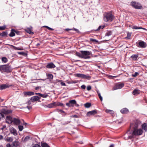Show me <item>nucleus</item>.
I'll list each match as a JSON object with an SVG mask.
<instances>
[{
  "label": "nucleus",
  "instance_id": "obj_29",
  "mask_svg": "<svg viewBox=\"0 0 147 147\" xmlns=\"http://www.w3.org/2000/svg\"><path fill=\"white\" fill-rule=\"evenodd\" d=\"M76 56L78 57H79L82 58V53H80L79 52H76Z\"/></svg>",
  "mask_w": 147,
  "mask_h": 147
},
{
  "label": "nucleus",
  "instance_id": "obj_24",
  "mask_svg": "<svg viewBox=\"0 0 147 147\" xmlns=\"http://www.w3.org/2000/svg\"><path fill=\"white\" fill-rule=\"evenodd\" d=\"M6 119L7 121H7V122H8L9 123H12L13 120V119L10 116H7L6 117Z\"/></svg>",
  "mask_w": 147,
  "mask_h": 147
},
{
  "label": "nucleus",
  "instance_id": "obj_11",
  "mask_svg": "<svg viewBox=\"0 0 147 147\" xmlns=\"http://www.w3.org/2000/svg\"><path fill=\"white\" fill-rule=\"evenodd\" d=\"M12 123L13 124L18 125L20 124V119L18 118H14L13 119Z\"/></svg>",
  "mask_w": 147,
  "mask_h": 147
},
{
  "label": "nucleus",
  "instance_id": "obj_49",
  "mask_svg": "<svg viewBox=\"0 0 147 147\" xmlns=\"http://www.w3.org/2000/svg\"><path fill=\"white\" fill-rule=\"evenodd\" d=\"M87 89L88 90H90L91 89V87L90 86H88L87 87Z\"/></svg>",
  "mask_w": 147,
  "mask_h": 147
},
{
  "label": "nucleus",
  "instance_id": "obj_33",
  "mask_svg": "<svg viewBox=\"0 0 147 147\" xmlns=\"http://www.w3.org/2000/svg\"><path fill=\"white\" fill-rule=\"evenodd\" d=\"M7 34V32H3L2 33H0V36L2 37H4L6 36Z\"/></svg>",
  "mask_w": 147,
  "mask_h": 147
},
{
  "label": "nucleus",
  "instance_id": "obj_6",
  "mask_svg": "<svg viewBox=\"0 0 147 147\" xmlns=\"http://www.w3.org/2000/svg\"><path fill=\"white\" fill-rule=\"evenodd\" d=\"M63 106V104L59 102H55L48 104L47 105V107L49 108H51L57 106Z\"/></svg>",
  "mask_w": 147,
  "mask_h": 147
},
{
  "label": "nucleus",
  "instance_id": "obj_64",
  "mask_svg": "<svg viewBox=\"0 0 147 147\" xmlns=\"http://www.w3.org/2000/svg\"><path fill=\"white\" fill-rule=\"evenodd\" d=\"M62 81L61 80H57V82H61Z\"/></svg>",
  "mask_w": 147,
  "mask_h": 147
},
{
  "label": "nucleus",
  "instance_id": "obj_63",
  "mask_svg": "<svg viewBox=\"0 0 147 147\" xmlns=\"http://www.w3.org/2000/svg\"><path fill=\"white\" fill-rule=\"evenodd\" d=\"M109 147H114V145L113 144H111L110 146Z\"/></svg>",
  "mask_w": 147,
  "mask_h": 147
},
{
  "label": "nucleus",
  "instance_id": "obj_57",
  "mask_svg": "<svg viewBox=\"0 0 147 147\" xmlns=\"http://www.w3.org/2000/svg\"><path fill=\"white\" fill-rule=\"evenodd\" d=\"M71 117H75V118H78V116L77 115H72L71 116Z\"/></svg>",
  "mask_w": 147,
  "mask_h": 147
},
{
  "label": "nucleus",
  "instance_id": "obj_5",
  "mask_svg": "<svg viewBox=\"0 0 147 147\" xmlns=\"http://www.w3.org/2000/svg\"><path fill=\"white\" fill-rule=\"evenodd\" d=\"M1 113H0V119L4 118V115L3 114H8L12 113V111L11 110H8L5 109H3L1 110Z\"/></svg>",
  "mask_w": 147,
  "mask_h": 147
},
{
  "label": "nucleus",
  "instance_id": "obj_20",
  "mask_svg": "<svg viewBox=\"0 0 147 147\" xmlns=\"http://www.w3.org/2000/svg\"><path fill=\"white\" fill-rule=\"evenodd\" d=\"M15 32H16L15 30L14 29H12L10 33L9 34V36L10 37L13 36L15 35Z\"/></svg>",
  "mask_w": 147,
  "mask_h": 147
},
{
  "label": "nucleus",
  "instance_id": "obj_59",
  "mask_svg": "<svg viewBox=\"0 0 147 147\" xmlns=\"http://www.w3.org/2000/svg\"><path fill=\"white\" fill-rule=\"evenodd\" d=\"M27 108L29 109V110H30V109H32V107L31 106H27Z\"/></svg>",
  "mask_w": 147,
  "mask_h": 147
},
{
  "label": "nucleus",
  "instance_id": "obj_22",
  "mask_svg": "<svg viewBox=\"0 0 147 147\" xmlns=\"http://www.w3.org/2000/svg\"><path fill=\"white\" fill-rule=\"evenodd\" d=\"M138 55L135 54V55H133L131 57V58L133 60L136 61L137 60L138 58Z\"/></svg>",
  "mask_w": 147,
  "mask_h": 147
},
{
  "label": "nucleus",
  "instance_id": "obj_50",
  "mask_svg": "<svg viewBox=\"0 0 147 147\" xmlns=\"http://www.w3.org/2000/svg\"><path fill=\"white\" fill-rule=\"evenodd\" d=\"M131 36V34L129 33H128L127 34V38L128 39H129L130 37Z\"/></svg>",
  "mask_w": 147,
  "mask_h": 147
},
{
  "label": "nucleus",
  "instance_id": "obj_56",
  "mask_svg": "<svg viewBox=\"0 0 147 147\" xmlns=\"http://www.w3.org/2000/svg\"><path fill=\"white\" fill-rule=\"evenodd\" d=\"M61 85L62 86H66L65 83L63 82H61Z\"/></svg>",
  "mask_w": 147,
  "mask_h": 147
},
{
  "label": "nucleus",
  "instance_id": "obj_38",
  "mask_svg": "<svg viewBox=\"0 0 147 147\" xmlns=\"http://www.w3.org/2000/svg\"><path fill=\"white\" fill-rule=\"evenodd\" d=\"M42 147H50L46 143H43L41 144Z\"/></svg>",
  "mask_w": 147,
  "mask_h": 147
},
{
  "label": "nucleus",
  "instance_id": "obj_13",
  "mask_svg": "<svg viewBox=\"0 0 147 147\" xmlns=\"http://www.w3.org/2000/svg\"><path fill=\"white\" fill-rule=\"evenodd\" d=\"M46 67L48 69H52L55 68L56 66L53 63L51 62L48 63Z\"/></svg>",
  "mask_w": 147,
  "mask_h": 147
},
{
  "label": "nucleus",
  "instance_id": "obj_60",
  "mask_svg": "<svg viewBox=\"0 0 147 147\" xmlns=\"http://www.w3.org/2000/svg\"><path fill=\"white\" fill-rule=\"evenodd\" d=\"M3 136L1 135H0V140L3 139Z\"/></svg>",
  "mask_w": 147,
  "mask_h": 147
},
{
  "label": "nucleus",
  "instance_id": "obj_15",
  "mask_svg": "<svg viewBox=\"0 0 147 147\" xmlns=\"http://www.w3.org/2000/svg\"><path fill=\"white\" fill-rule=\"evenodd\" d=\"M12 86V85H8L7 84H3L1 85L0 86V89L1 90H3L8 88L9 87Z\"/></svg>",
  "mask_w": 147,
  "mask_h": 147
},
{
  "label": "nucleus",
  "instance_id": "obj_39",
  "mask_svg": "<svg viewBox=\"0 0 147 147\" xmlns=\"http://www.w3.org/2000/svg\"><path fill=\"white\" fill-rule=\"evenodd\" d=\"M85 107L86 108H89L91 106V104L87 103L84 105Z\"/></svg>",
  "mask_w": 147,
  "mask_h": 147
},
{
  "label": "nucleus",
  "instance_id": "obj_58",
  "mask_svg": "<svg viewBox=\"0 0 147 147\" xmlns=\"http://www.w3.org/2000/svg\"><path fill=\"white\" fill-rule=\"evenodd\" d=\"M6 127V126L5 125H3L2 128H1V129L2 130H3Z\"/></svg>",
  "mask_w": 147,
  "mask_h": 147
},
{
  "label": "nucleus",
  "instance_id": "obj_43",
  "mask_svg": "<svg viewBox=\"0 0 147 147\" xmlns=\"http://www.w3.org/2000/svg\"><path fill=\"white\" fill-rule=\"evenodd\" d=\"M90 40L92 42H98V41L94 39L90 38Z\"/></svg>",
  "mask_w": 147,
  "mask_h": 147
},
{
  "label": "nucleus",
  "instance_id": "obj_21",
  "mask_svg": "<svg viewBox=\"0 0 147 147\" xmlns=\"http://www.w3.org/2000/svg\"><path fill=\"white\" fill-rule=\"evenodd\" d=\"M121 112L123 114H126L127 113L129 112V111L126 108H124L121 110Z\"/></svg>",
  "mask_w": 147,
  "mask_h": 147
},
{
  "label": "nucleus",
  "instance_id": "obj_8",
  "mask_svg": "<svg viewBox=\"0 0 147 147\" xmlns=\"http://www.w3.org/2000/svg\"><path fill=\"white\" fill-rule=\"evenodd\" d=\"M124 86V84L123 83H120L115 85L112 88V90H114L118 89L121 88Z\"/></svg>",
  "mask_w": 147,
  "mask_h": 147
},
{
  "label": "nucleus",
  "instance_id": "obj_30",
  "mask_svg": "<svg viewBox=\"0 0 147 147\" xmlns=\"http://www.w3.org/2000/svg\"><path fill=\"white\" fill-rule=\"evenodd\" d=\"M105 112L107 113H110L111 114H113L114 113V111L111 110L106 109L105 110Z\"/></svg>",
  "mask_w": 147,
  "mask_h": 147
},
{
  "label": "nucleus",
  "instance_id": "obj_3",
  "mask_svg": "<svg viewBox=\"0 0 147 147\" xmlns=\"http://www.w3.org/2000/svg\"><path fill=\"white\" fill-rule=\"evenodd\" d=\"M0 71L2 73L10 72L11 71V66L8 65H3L0 66Z\"/></svg>",
  "mask_w": 147,
  "mask_h": 147
},
{
  "label": "nucleus",
  "instance_id": "obj_31",
  "mask_svg": "<svg viewBox=\"0 0 147 147\" xmlns=\"http://www.w3.org/2000/svg\"><path fill=\"white\" fill-rule=\"evenodd\" d=\"M97 92L100 100L102 101V97L101 96L100 93L99 92V91H97Z\"/></svg>",
  "mask_w": 147,
  "mask_h": 147
},
{
  "label": "nucleus",
  "instance_id": "obj_18",
  "mask_svg": "<svg viewBox=\"0 0 147 147\" xmlns=\"http://www.w3.org/2000/svg\"><path fill=\"white\" fill-rule=\"evenodd\" d=\"M40 98L38 96H35L31 97L30 100L32 102H34L38 100Z\"/></svg>",
  "mask_w": 147,
  "mask_h": 147
},
{
  "label": "nucleus",
  "instance_id": "obj_61",
  "mask_svg": "<svg viewBox=\"0 0 147 147\" xmlns=\"http://www.w3.org/2000/svg\"><path fill=\"white\" fill-rule=\"evenodd\" d=\"M31 102H32L31 101V100H29L27 102V103H28V105H30L31 103Z\"/></svg>",
  "mask_w": 147,
  "mask_h": 147
},
{
  "label": "nucleus",
  "instance_id": "obj_34",
  "mask_svg": "<svg viewBox=\"0 0 147 147\" xmlns=\"http://www.w3.org/2000/svg\"><path fill=\"white\" fill-rule=\"evenodd\" d=\"M49 95L48 94H41L40 95V96L41 97L43 98H46Z\"/></svg>",
  "mask_w": 147,
  "mask_h": 147
},
{
  "label": "nucleus",
  "instance_id": "obj_44",
  "mask_svg": "<svg viewBox=\"0 0 147 147\" xmlns=\"http://www.w3.org/2000/svg\"><path fill=\"white\" fill-rule=\"evenodd\" d=\"M57 111H58L61 114L65 113V112L62 110L58 109H57Z\"/></svg>",
  "mask_w": 147,
  "mask_h": 147
},
{
  "label": "nucleus",
  "instance_id": "obj_45",
  "mask_svg": "<svg viewBox=\"0 0 147 147\" xmlns=\"http://www.w3.org/2000/svg\"><path fill=\"white\" fill-rule=\"evenodd\" d=\"M138 74H139L137 72H136L134 74L132 75V76L134 77H136V76H137Z\"/></svg>",
  "mask_w": 147,
  "mask_h": 147
},
{
  "label": "nucleus",
  "instance_id": "obj_48",
  "mask_svg": "<svg viewBox=\"0 0 147 147\" xmlns=\"http://www.w3.org/2000/svg\"><path fill=\"white\" fill-rule=\"evenodd\" d=\"M44 27H46L48 29H49V30H53V29L47 26H45Z\"/></svg>",
  "mask_w": 147,
  "mask_h": 147
},
{
  "label": "nucleus",
  "instance_id": "obj_55",
  "mask_svg": "<svg viewBox=\"0 0 147 147\" xmlns=\"http://www.w3.org/2000/svg\"><path fill=\"white\" fill-rule=\"evenodd\" d=\"M73 30V29H72V28H71V29L66 28L65 30V31H68L69 30Z\"/></svg>",
  "mask_w": 147,
  "mask_h": 147
},
{
  "label": "nucleus",
  "instance_id": "obj_27",
  "mask_svg": "<svg viewBox=\"0 0 147 147\" xmlns=\"http://www.w3.org/2000/svg\"><path fill=\"white\" fill-rule=\"evenodd\" d=\"M140 93L139 90L137 89L134 90L133 92V94L134 95H137Z\"/></svg>",
  "mask_w": 147,
  "mask_h": 147
},
{
  "label": "nucleus",
  "instance_id": "obj_10",
  "mask_svg": "<svg viewBox=\"0 0 147 147\" xmlns=\"http://www.w3.org/2000/svg\"><path fill=\"white\" fill-rule=\"evenodd\" d=\"M146 43L142 41H139L137 46L139 47L145 48L146 47Z\"/></svg>",
  "mask_w": 147,
  "mask_h": 147
},
{
  "label": "nucleus",
  "instance_id": "obj_62",
  "mask_svg": "<svg viewBox=\"0 0 147 147\" xmlns=\"http://www.w3.org/2000/svg\"><path fill=\"white\" fill-rule=\"evenodd\" d=\"M35 94L36 95H38L39 96H40L41 93H35Z\"/></svg>",
  "mask_w": 147,
  "mask_h": 147
},
{
  "label": "nucleus",
  "instance_id": "obj_40",
  "mask_svg": "<svg viewBox=\"0 0 147 147\" xmlns=\"http://www.w3.org/2000/svg\"><path fill=\"white\" fill-rule=\"evenodd\" d=\"M112 34V32L109 31L107 32L105 34V36H109L111 35Z\"/></svg>",
  "mask_w": 147,
  "mask_h": 147
},
{
  "label": "nucleus",
  "instance_id": "obj_46",
  "mask_svg": "<svg viewBox=\"0 0 147 147\" xmlns=\"http://www.w3.org/2000/svg\"><path fill=\"white\" fill-rule=\"evenodd\" d=\"M12 47H13V48L14 49L16 50H21V49H20V48H18L16 47H15L14 46H13V45H12Z\"/></svg>",
  "mask_w": 147,
  "mask_h": 147
},
{
  "label": "nucleus",
  "instance_id": "obj_25",
  "mask_svg": "<svg viewBox=\"0 0 147 147\" xmlns=\"http://www.w3.org/2000/svg\"><path fill=\"white\" fill-rule=\"evenodd\" d=\"M20 144V142L18 141H15L12 143V145L13 146L17 147Z\"/></svg>",
  "mask_w": 147,
  "mask_h": 147
},
{
  "label": "nucleus",
  "instance_id": "obj_7",
  "mask_svg": "<svg viewBox=\"0 0 147 147\" xmlns=\"http://www.w3.org/2000/svg\"><path fill=\"white\" fill-rule=\"evenodd\" d=\"M131 5L137 9H140L142 7L140 4L138 2L132 1L131 3Z\"/></svg>",
  "mask_w": 147,
  "mask_h": 147
},
{
  "label": "nucleus",
  "instance_id": "obj_54",
  "mask_svg": "<svg viewBox=\"0 0 147 147\" xmlns=\"http://www.w3.org/2000/svg\"><path fill=\"white\" fill-rule=\"evenodd\" d=\"M86 86L84 85H82L81 86V88H82L85 89L86 88Z\"/></svg>",
  "mask_w": 147,
  "mask_h": 147
},
{
  "label": "nucleus",
  "instance_id": "obj_14",
  "mask_svg": "<svg viewBox=\"0 0 147 147\" xmlns=\"http://www.w3.org/2000/svg\"><path fill=\"white\" fill-rule=\"evenodd\" d=\"M76 76L78 77H80L83 78L88 79L90 78L89 76L82 74H76Z\"/></svg>",
  "mask_w": 147,
  "mask_h": 147
},
{
  "label": "nucleus",
  "instance_id": "obj_1",
  "mask_svg": "<svg viewBox=\"0 0 147 147\" xmlns=\"http://www.w3.org/2000/svg\"><path fill=\"white\" fill-rule=\"evenodd\" d=\"M143 131L141 129H133L132 134L130 133L129 131L127 132L125 135V138L126 139H131L134 135L139 136L141 135L143 133Z\"/></svg>",
  "mask_w": 147,
  "mask_h": 147
},
{
  "label": "nucleus",
  "instance_id": "obj_19",
  "mask_svg": "<svg viewBox=\"0 0 147 147\" xmlns=\"http://www.w3.org/2000/svg\"><path fill=\"white\" fill-rule=\"evenodd\" d=\"M25 95H27L29 96L33 95H34V93L32 92H24Z\"/></svg>",
  "mask_w": 147,
  "mask_h": 147
},
{
  "label": "nucleus",
  "instance_id": "obj_9",
  "mask_svg": "<svg viewBox=\"0 0 147 147\" xmlns=\"http://www.w3.org/2000/svg\"><path fill=\"white\" fill-rule=\"evenodd\" d=\"M76 104V101L74 100H70L69 102L66 104V105L68 107H73L74 105Z\"/></svg>",
  "mask_w": 147,
  "mask_h": 147
},
{
  "label": "nucleus",
  "instance_id": "obj_23",
  "mask_svg": "<svg viewBox=\"0 0 147 147\" xmlns=\"http://www.w3.org/2000/svg\"><path fill=\"white\" fill-rule=\"evenodd\" d=\"M32 27L28 28L25 29V31L30 34H33L34 33L31 31Z\"/></svg>",
  "mask_w": 147,
  "mask_h": 147
},
{
  "label": "nucleus",
  "instance_id": "obj_12",
  "mask_svg": "<svg viewBox=\"0 0 147 147\" xmlns=\"http://www.w3.org/2000/svg\"><path fill=\"white\" fill-rule=\"evenodd\" d=\"M140 124V122L139 121H136L135 122L134 124H132L131 126L132 127L133 129H137L139 125Z\"/></svg>",
  "mask_w": 147,
  "mask_h": 147
},
{
  "label": "nucleus",
  "instance_id": "obj_47",
  "mask_svg": "<svg viewBox=\"0 0 147 147\" xmlns=\"http://www.w3.org/2000/svg\"><path fill=\"white\" fill-rule=\"evenodd\" d=\"M32 147H41L40 145L38 144H35L33 145Z\"/></svg>",
  "mask_w": 147,
  "mask_h": 147
},
{
  "label": "nucleus",
  "instance_id": "obj_16",
  "mask_svg": "<svg viewBox=\"0 0 147 147\" xmlns=\"http://www.w3.org/2000/svg\"><path fill=\"white\" fill-rule=\"evenodd\" d=\"M10 131L11 133L14 136H16L18 134L16 130L13 127H11L10 129Z\"/></svg>",
  "mask_w": 147,
  "mask_h": 147
},
{
  "label": "nucleus",
  "instance_id": "obj_36",
  "mask_svg": "<svg viewBox=\"0 0 147 147\" xmlns=\"http://www.w3.org/2000/svg\"><path fill=\"white\" fill-rule=\"evenodd\" d=\"M30 139V137L29 136H26L23 140V142H25L28 141Z\"/></svg>",
  "mask_w": 147,
  "mask_h": 147
},
{
  "label": "nucleus",
  "instance_id": "obj_28",
  "mask_svg": "<svg viewBox=\"0 0 147 147\" xmlns=\"http://www.w3.org/2000/svg\"><path fill=\"white\" fill-rule=\"evenodd\" d=\"M5 140L8 142H12L13 140V139L11 137H7L5 139Z\"/></svg>",
  "mask_w": 147,
  "mask_h": 147
},
{
  "label": "nucleus",
  "instance_id": "obj_53",
  "mask_svg": "<svg viewBox=\"0 0 147 147\" xmlns=\"http://www.w3.org/2000/svg\"><path fill=\"white\" fill-rule=\"evenodd\" d=\"M6 147H12L11 145L10 144H6Z\"/></svg>",
  "mask_w": 147,
  "mask_h": 147
},
{
  "label": "nucleus",
  "instance_id": "obj_35",
  "mask_svg": "<svg viewBox=\"0 0 147 147\" xmlns=\"http://www.w3.org/2000/svg\"><path fill=\"white\" fill-rule=\"evenodd\" d=\"M2 61L3 62L5 63L7 61V59L5 57H3L1 59Z\"/></svg>",
  "mask_w": 147,
  "mask_h": 147
},
{
  "label": "nucleus",
  "instance_id": "obj_2",
  "mask_svg": "<svg viewBox=\"0 0 147 147\" xmlns=\"http://www.w3.org/2000/svg\"><path fill=\"white\" fill-rule=\"evenodd\" d=\"M114 16L111 12H105L103 14V19L106 22H111L114 19Z\"/></svg>",
  "mask_w": 147,
  "mask_h": 147
},
{
  "label": "nucleus",
  "instance_id": "obj_17",
  "mask_svg": "<svg viewBox=\"0 0 147 147\" xmlns=\"http://www.w3.org/2000/svg\"><path fill=\"white\" fill-rule=\"evenodd\" d=\"M96 113L97 111L95 110L88 112L87 114V115L88 116H90L91 115H94Z\"/></svg>",
  "mask_w": 147,
  "mask_h": 147
},
{
  "label": "nucleus",
  "instance_id": "obj_42",
  "mask_svg": "<svg viewBox=\"0 0 147 147\" xmlns=\"http://www.w3.org/2000/svg\"><path fill=\"white\" fill-rule=\"evenodd\" d=\"M18 128L20 131H22L24 129V127L22 125H19L18 126Z\"/></svg>",
  "mask_w": 147,
  "mask_h": 147
},
{
  "label": "nucleus",
  "instance_id": "obj_26",
  "mask_svg": "<svg viewBox=\"0 0 147 147\" xmlns=\"http://www.w3.org/2000/svg\"><path fill=\"white\" fill-rule=\"evenodd\" d=\"M142 128L144 130L146 131H147V125L146 123H144L142 125Z\"/></svg>",
  "mask_w": 147,
  "mask_h": 147
},
{
  "label": "nucleus",
  "instance_id": "obj_32",
  "mask_svg": "<svg viewBox=\"0 0 147 147\" xmlns=\"http://www.w3.org/2000/svg\"><path fill=\"white\" fill-rule=\"evenodd\" d=\"M47 77L49 79H52L53 78V76L51 74H49L47 75Z\"/></svg>",
  "mask_w": 147,
  "mask_h": 147
},
{
  "label": "nucleus",
  "instance_id": "obj_4",
  "mask_svg": "<svg viewBox=\"0 0 147 147\" xmlns=\"http://www.w3.org/2000/svg\"><path fill=\"white\" fill-rule=\"evenodd\" d=\"M81 53H82V58L85 59H89L90 58L89 55L91 54V52L89 51H80Z\"/></svg>",
  "mask_w": 147,
  "mask_h": 147
},
{
  "label": "nucleus",
  "instance_id": "obj_52",
  "mask_svg": "<svg viewBox=\"0 0 147 147\" xmlns=\"http://www.w3.org/2000/svg\"><path fill=\"white\" fill-rule=\"evenodd\" d=\"M134 28L136 29H143L142 28H140V27H138L136 26H135L134 27Z\"/></svg>",
  "mask_w": 147,
  "mask_h": 147
},
{
  "label": "nucleus",
  "instance_id": "obj_37",
  "mask_svg": "<svg viewBox=\"0 0 147 147\" xmlns=\"http://www.w3.org/2000/svg\"><path fill=\"white\" fill-rule=\"evenodd\" d=\"M6 26L4 25L3 26H0V30H4L6 29Z\"/></svg>",
  "mask_w": 147,
  "mask_h": 147
},
{
  "label": "nucleus",
  "instance_id": "obj_51",
  "mask_svg": "<svg viewBox=\"0 0 147 147\" xmlns=\"http://www.w3.org/2000/svg\"><path fill=\"white\" fill-rule=\"evenodd\" d=\"M72 29H73V30H75V31H76L78 33L79 32V31L78 29H76V28H73Z\"/></svg>",
  "mask_w": 147,
  "mask_h": 147
},
{
  "label": "nucleus",
  "instance_id": "obj_41",
  "mask_svg": "<svg viewBox=\"0 0 147 147\" xmlns=\"http://www.w3.org/2000/svg\"><path fill=\"white\" fill-rule=\"evenodd\" d=\"M105 26H100L96 30H95V31H97L99 30L100 29H103Z\"/></svg>",
  "mask_w": 147,
  "mask_h": 147
}]
</instances>
